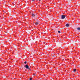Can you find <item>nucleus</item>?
I'll list each match as a JSON object with an SVG mask.
<instances>
[{"mask_svg": "<svg viewBox=\"0 0 80 80\" xmlns=\"http://www.w3.org/2000/svg\"><path fill=\"white\" fill-rule=\"evenodd\" d=\"M24 67L25 68H26L27 69H28L29 70H30L31 71L32 70L31 69H30V68H29V67L28 66V65H25Z\"/></svg>", "mask_w": 80, "mask_h": 80, "instance_id": "nucleus-1", "label": "nucleus"}, {"mask_svg": "<svg viewBox=\"0 0 80 80\" xmlns=\"http://www.w3.org/2000/svg\"><path fill=\"white\" fill-rule=\"evenodd\" d=\"M66 17V15H62L61 16V19H64Z\"/></svg>", "mask_w": 80, "mask_h": 80, "instance_id": "nucleus-2", "label": "nucleus"}, {"mask_svg": "<svg viewBox=\"0 0 80 80\" xmlns=\"http://www.w3.org/2000/svg\"><path fill=\"white\" fill-rule=\"evenodd\" d=\"M66 27H69V24L67 23V24L66 25Z\"/></svg>", "mask_w": 80, "mask_h": 80, "instance_id": "nucleus-3", "label": "nucleus"}, {"mask_svg": "<svg viewBox=\"0 0 80 80\" xmlns=\"http://www.w3.org/2000/svg\"><path fill=\"white\" fill-rule=\"evenodd\" d=\"M32 17H34L35 16V15L33 13L32 14Z\"/></svg>", "mask_w": 80, "mask_h": 80, "instance_id": "nucleus-4", "label": "nucleus"}, {"mask_svg": "<svg viewBox=\"0 0 80 80\" xmlns=\"http://www.w3.org/2000/svg\"><path fill=\"white\" fill-rule=\"evenodd\" d=\"M38 22H36L35 23V25H38Z\"/></svg>", "mask_w": 80, "mask_h": 80, "instance_id": "nucleus-5", "label": "nucleus"}, {"mask_svg": "<svg viewBox=\"0 0 80 80\" xmlns=\"http://www.w3.org/2000/svg\"><path fill=\"white\" fill-rule=\"evenodd\" d=\"M77 29L78 30H80V28H77Z\"/></svg>", "mask_w": 80, "mask_h": 80, "instance_id": "nucleus-6", "label": "nucleus"}, {"mask_svg": "<svg viewBox=\"0 0 80 80\" xmlns=\"http://www.w3.org/2000/svg\"><path fill=\"white\" fill-rule=\"evenodd\" d=\"M73 70L74 71V72H75L76 71H77V69H73Z\"/></svg>", "mask_w": 80, "mask_h": 80, "instance_id": "nucleus-7", "label": "nucleus"}, {"mask_svg": "<svg viewBox=\"0 0 80 80\" xmlns=\"http://www.w3.org/2000/svg\"><path fill=\"white\" fill-rule=\"evenodd\" d=\"M29 80H32V78H30Z\"/></svg>", "mask_w": 80, "mask_h": 80, "instance_id": "nucleus-8", "label": "nucleus"}, {"mask_svg": "<svg viewBox=\"0 0 80 80\" xmlns=\"http://www.w3.org/2000/svg\"><path fill=\"white\" fill-rule=\"evenodd\" d=\"M60 32H61L60 31H58V33H60Z\"/></svg>", "mask_w": 80, "mask_h": 80, "instance_id": "nucleus-9", "label": "nucleus"}, {"mask_svg": "<svg viewBox=\"0 0 80 80\" xmlns=\"http://www.w3.org/2000/svg\"><path fill=\"white\" fill-rule=\"evenodd\" d=\"M33 75H34V76H36V74H33Z\"/></svg>", "mask_w": 80, "mask_h": 80, "instance_id": "nucleus-10", "label": "nucleus"}, {"mask_svg": "<svg viewBox=\"0 0 80 80\" xmlns=\"http://www.w3.org/2000/svg\"><path fill=\"white\" fill-rule=\"evenodd\" d=\"M24 63H25V64H26V63H27V61H25V62H24Z\"/></svg>", "mask_w": 80, "mask_h": 80, "instance_id": "nucleus-11", "label": "nucleus"}, {"mask_svg": "<svg viewBox=\"0 0 80 80\" xmlns=\"http://www.w3.org/2000/svg\"><path fill=\"white\" fill-rule=\"evenodd\" d=\"M52 57H55V55H53V56H52Z\"/></svg>", "mask_w": 80, "mask_h": 80, "instance_id": "nucleus-12", "label": "nucleus"}, {"mask_svg": "<svg viewBox=\"0 0 80 80\" xmlns=\"http://www.w3.org/2000/svg\"><path fill=\"white\" fill-rule=\"evenodd\" d=\"M35 1V0H32V2H34Z\"/></svg>", "mask_w": 80, "mask_h": 80, "instance_id": "nucleus-13", "label": "nucleus"}, {"mask_svg": "<svg viewBox=\"0 0 80 80\" xmlns=\"http://www.w3.org/2000/svg\"><path fill=\"white\" fill-rule=\"evenodd\" d=\"M4 13H6V12L5 11H4Z\"/></svg>", "mask_w": 80, "mask_h": 80, "instance_id": "nucleus-14", "label": "nucleus"}, {"mask_svg": "<svg viewBox=\"0 0 80 80\" xmlns=\"http://www.w3.org/2000/svg\"><path fill=\"white\" fill-rule=\"evenodd\" d=\"M6 33H8V32H6Z\"/></svg>", "mask_w": 80, "mask_h": 80, "instance_id": "nucleus-15", "label": "nucleus"}, {"mask_svg": "<svg viewBox=\"0 0 80 80\" xmlns=\"http://www.w3.org/2000/svg\"><path fill=\"white\" fill-rule=\"evenodd\" d=\"M3 12H4V11L3 10Z\"/></svg>", "mask_w": 80, "mask_h": 80, "instance_id": "nucleus-16", "label": "nucleus"}, {"mask_svg": "<svg viewBox=\"0 0 80 80\" xmlns=\"http://www.w3.org/2000/svg\"><path fill=\"white\" fill-rule=\"evenodd\" d=\"M39 1H40V0H39Z\"/></svg>", "mask_w": 80, "mask_h": 80, "instance_id": "nucleus-17", "label": "nucleus"}, {"mask_svg": "<svg viewBox=\"0 0 80 80\" xmlns=\"http://www.w3.org/2000/svg\"><path fill=\"white\" fill-rule=\"evenodd\" d=\"M27 70H25V71H26Z\"/></svg>", "mask_w": 80, "mask_h": 80, "instance_id": "nucleus-18", "label": "nucleus"}]
</instances>
